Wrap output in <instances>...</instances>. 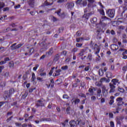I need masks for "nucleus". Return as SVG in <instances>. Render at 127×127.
Instances as JSON below:
<instances>
[{"label": "nucleus", "instance_id": "338daca9", "mask_svg": "<svg viewBox=\"0 0 127 127\" xmlns=\"http://www.w3.org/2000/svg\"><path fill=\"white\" fill-rule=\"evenodd\" d=\"M40 75L41 76H46L47 73L46 72H42L40 73Z\"/></svg>", "mask_w": 127, "mask_h": 127}, {"label": "nucleus", "instance_id": "ddd939ff", "mask_svg": "<svg viewBox=\"0 0 127 127\" xmlns=\"http://www.w3.org/2000/svg\"><path fill=\"white\" fill-rule=\"evenodd\" d=\"M92 15L91 13H87V14H84L82 16V18L83 19V20L87 21L89 19V17L90 16Z\"/></svg>", "mask_w": 127, "mask_h": 127}, {"label": "nucleus", "instance_id": "e433bc0d", "mask_svg": "<svg viewBox=\"0 0 127 127\" xmlns=\"http://www.w3.org/2000/svg\"><path fill=\"white\" fill-rule=\"evenodd\" d=\"M5 6V4L3 2H0V9L3 8Z\"/></svg>", "mask_w": 127, "mask_h": 127}, {"label": "nucleus", "instance_id": "7c9ffc66", "mask_svg": "<svg viewBox=\"0 0 127 127\" xmlns=\"http://www.w3.org/2000/svg\"><path fill=\"white\" fill-rule=\"evenodd\" d=\"M98 11L99 12L100 14L102 15L103 16L105 15V11L104 9H99L98 10Z\"/></svg>", "mask_w": 127, "mask_h": 127}, {"label": "nucleus", "instance_id": "1a4fd4ad", "mask_svg": "<svg viewBox=\"0 0 127 127\" xmlns=\"http://www.w3.org/2000/svg\"><path fill=\"white\" fill-rule=\"evenodd\" d=\"M88 50V48L86 47L84 49H81V50L80 51L79 53H78V55L80 57H82L84 56V53H87V51Z\"/></svg>", "mask_w": 127, "mask_h": 127}, {"label": "nucleus", "instance_id": "4c0bfd02", "mask_svg": "<svg viewBox=\"0 0 127 127\" xmlns=\"http://www.w3.org/2000/svg\"><path fill=\"white\" fill-rule=\"evenodd\" d=\"M63 99H68L70 98V97H69V96H68V95H67V94H63Z\"/></svg>", "mask_w": 127, "mask_h": 127}, {"label": "nucleus", "instance_id": "c9c22d12", "mask_svg": "<svg viewBox=\"0 0 127 127\" xmlns=\"http://www.w3.org/2000/svg\"><path fill=\"white\" fill-rule=\"evenodd\" d=\"M71 111V108L70 107H68L66 109V113L67 114H70V111Z\"/></svg>", "mask_w": 127, "mask_h": 127}, {"label": "nucleus", "instance_id": "6e6d98bb", "mask_svg": "<svg viewBox=\"0 0 127 127\" xmlns=\"http://www.w3.org/2000/svg\"><path fill=\"white\" fill-rule=\"evenodd\" d=\"M27 53H25V56H29V47L27 48V51H26Z\"/></svg>", "mask_w": 127, "mask_h": 127}, {"label": "nucleus", "instance_id": "473e14b6", "mask_svg": "<svg viewBox=\"0 0 127 127\" xmlns=\"http://www.w3.org/2000/svg\"><path fill=\"white\" fill-rule=\"evenodd\" d=\"M8 67H9L10 68L14 67V63L13 62L8 63Z\"/></svg>", "mask_w": 127, "mask_h": 127}, {"label": "nucleus", "instance_id": "de8ad7c7", "mask_svg": "<svg viewBox=\"0 0 127 127\" xmlns=\"http://www.w3.org/2000/svg\"><path fill=\"white\" fill-rule=\"evenodd\" d=\"M79 96H80L81 98H86V95L82 93H80V94L78 95Z\"/></svg>", "mask_w": 127, "mask_h": 127}, {"label": "nucleus", "instance_id": "69168bd1", "mask_svg": "<svg viewBox=\"0 0 127 127\" xmlns=\"http://www.w3.org/2000/svg\"><path fill=\"white\" fill-rule=\"evenodd\" d=\"M27 79V74H24L23 76V80L25 81Z\"/></svg>", "mask_w": 127, "mask_h": 127}, {"label": "nucleus", "instance_id": "c85d7f7f", "mask_svg": "<svg viewBox=\"0 0 127 127\" xmlns=\"http://www.w3.org/2000/svg\"><path fill=\"white\" fill-rule=\"evenodd\" d=\"M93 88H89L88 90V91L90 93H91L92 94H94V91H96V89L94 87H92Z\"/></svg>", "mask_w": 127, "mask_h": 127}, {"label": "nucleus", "instance_id": "7ed1b4c3", "mask_svg": "<svg viewBox=\"0 0 127 127\" xmlns=\"http://www.w3.org/2000/svg\"><path fill=\"white\" fill-rule=\"evenodd\" d=\"M92 49L93 50L94 52H95V55H98L101 51V48L99 47L97 44H92L91 46Z\"/></svg>", "mask_w": 127, "mask_h": 127}, {"label": "nucleus", "instance_id": "58836bf2", "mask_svg": "<svg viewBox=\"0 0 127 127\" xmlns=\"http://www.w3.org/2000/svg\"><path fill=\"white\" fill-rule=\"evenodd\" d=\"M11 105L12 106H16V108L18 107V106H17V101H15V102H13V103H11Z\"/></svg>", "mask_w": 127, "mask_h": 127}, {"label": "nucleus", "instance_id": "aec40b11", "mask_svg": "<svg viewBox=\"0 0 127 127\" xmlns=\"http://www.w3.org/2000/svg\"><path fill=\"white\" fill-rule=\"evenodd\" d=\"M97 21V18L96 17H93L90 19V22L92 24H96Z\"/></svg>", "mask_w": 127, "mask_h": 127}, {"label": "nucleus", "instance_id": "a19ab883", "mask_svg": "<svg viewBox=\"0 0 127 127\" xmlns=\"http://www.w3.org/2000/svg\"><path fill=\"white\" fill-rule=\"evenodd\" d=\"M13 118V116H11L10 117L7 118V120H6V123H9L10 121H11Z\"/></svg>", "mask_w": 127, "mask_h": 127}, {"label": "nucleus", "instance_id": "393cba45", "mask_svg": "<svg viewBox=\"0 0 127 127\" xmlns=\"http://www.w3.org/2000/svg\"><path fill=\"white\" fill-rule=\"evenodd\" d=\"M104 70H103L102 68H100L99 70V76H102L104 75Z\"/></svg>", "mask_w": 127, "mask_h": 127}, {"label": "nucleus", "instance_id": "bf43d9fd", "mask_svg": "<svg viewBox=\"0 0 127 127\" xmlns=\"http://www.w3.org/2000/svg\"><path fill=\"white\" fill-rule=\"evenodd\" d=\"M20 6H21V5L20 4H18L17 5L14 6V8L15 9H17L20 8Z\"/></svg>", "mask_w": 127, "mask_h": 127}, {"label": "nucleus", "instance_id": "39448f33", "mask_svg": "<svg viewBox=\"0 0 127 127\" xmlns=\"http://www.w3.org/2000/svg\"><path fill=\"white\" fill-rule=\"evenodd\" d=\"M45 100H44L43 98L40 99V100H38L36 101V106L38 108V107H44V103Z\"/></svg>", "mask_w": 127, "mask_h": 127}, {"label": "nucleus", "instance_id": "f257e3e1", "mask_svg": "<svg viewBox=\"0 0 127 127\" xmlns=\"http://www.w3.org/2000/svg\"><path fill=\"white\" fill-rule=\"evenodd\" d=\"M112 82L113 83H109V87L110 88L109 93H114L116 91V86L115 85H117V84H119V80L117 79L116 78H114L112 79Z\"/></svg>", "mask_w": 127, "mask_h": 127}, {"label": "nucleus", "instance_id": "a878e982", "mask_svg": "<svg viewBox=\"0 0 127 127\" xmlns=\"http://www.w3.org/2000/svg\"><path fill=\"white\" fill-rule=\"evenodd\" d=\"M126 54H127V51H126V52H124L122 53V56H123V59L124 60H127V56L126 55Z\"/></svg>", "mask_w": 127, "mask_h": 127}, {"label": "nucleus", "instance_id": "f8f14e48", "mask_svg": "<svg viewBox=\"0 0 127 127\" xmlns=\"http://www.w3.org/2000/svg\"><path fill=\"white\" fill-rule=\"evenodd\" d=\"M110 48L113 51H115L119 49V46L116 44H112L111 45Z\"/></svg>", "mask_w": 127, "mask_h": 127}, {"label": "nucleus", "instance_id": "0eeeda50", "mask_svg": "<svg viewBox=\"0 0 127 127\" xmlns=\"http://www.w3.org/2000/svg\"><path fill=\"white\" fill-rule=\"evenodd\" d=\"M80 123V121L76 120V121L75 120H71L69 122V126H70V127H75L77 126V125H79V124Z\"/></svg>", "mask_w": 127, "mask_h": 127}, {"label": "nucleus", "instance_id": "bb28decb", "mask_svg": "<svg viewBox=\"0 0 127 127\" xmlns=\"http://www.w3.org/2000/svg\"><path fill=\"white\" fill-rule=\"evenodd\" d=\"M84 40L83 37L78 38L76 39V42L80 43V42L83 41Z\"/></svg>", "mask_w": 127, "mask_h": 127}, {"label": "nucleus", "instance_id": "052dcab7", "mask_svg": "<svg viewBox=\"0 0 127 127\" xmlns=\"http://www.w3.org/2000/svg\"><path fill=\"white\" fill-rule=\"evenodd\" d=\"M123 72H126L127 71V65L124 66L123 67Z\"/></svg>", "mask_w": 127, "mask_h": 127}, {"label": "nucleus", "instance_id": "c756f323", "mask_svg": "<svg viewBox=\"0 0 127 127\" xmlns=\"http://www.w3.org/2000/svg\"><path fill=\"white\" fill-rule=\"evenodd\" d=\"M87 60H89V61H91L92 60V54H89L88 57H87Z\"/></svg>", "mask_w": 127, "mask_h": 127}, {"label": "nucleus", "instance_id": "8fccbe9b", "mask_svg": "<svg viewBox=\"0 0 127 127\" xmlns=\"http://www.w3.org/2000/svg\"><path fill=\"white\" fill-rule=\"evenodd\" d=\"M14 92V90L13 88H10L9 90V94L12 95Z\"/></svg>", "mask_w": 127, "mask_h": 127}, {"label": "nucleus", "instance_id": "603ef678", "mask_svg": "<svg viewBox=\"0 0 127 127\" xmlns=\"http://www.w3.org/2000/svg\"><path fill=\"white\" fill-rule=\"evenodd\" d=\"M67 53V51H63V52H62V55H64V56H66Z\"/></svg>", "mask_w": 127, "mask_h": 127}, {"label": "nucleus", "instance_id": "c03bdc74", "mask_svg": "<svg viewBox=\"0 0 127 127\" xmlns=\"http://www.w3.org/2000/svg\"><path fill=\"white\" fill-rule=\"evenodd\" d=\"M75 46L77 48H80L82 46H83V44H81V43H76Z\"/></svg>", "mask_w": 127, "mask_h": 127}, {"label": "nucleus", "instance_id": "4d7b16f0", "mask_svg": "<svg viewBox=\"0 0 127 127\" xmlns=\"http://www.w3.org/2000/svg\"><path fill=\"white\" fill-rule=\"evenodd\" d=\"M53 2H52V3L50 4V3H49V2H48L47 0L45 1V4L46 5H53Z\"/></svg>", "mask_w": 127, "mask_h": 127}, {"label": "nucleus", "instance_id": "6ab92c4d", "mask_svg": "<svg viewBox=\"0 0 127 127\" xmlns=\"http://www.w3.org/2000/svg\"><path fill=\"white\" fill-rule=\"evenodd\" d=\"M28 91H25V92L22 95V96H21V99H25L26 98V97H27L28 96Z\"/></svg>", "mask_w": 127, "mask_h": 127}, {"label": "nucleus", "instance_id": "dca6fc26", "mask_svg": "<svg viewBox=\"0 0 127 127\" xmlns=\"http://www.w3.org/2000/svg\"><path fill=\"white\" fill-rule=\"evenodd\" d=\"M71 102L72 103H74V105H78V104L80 103V99H78V98H76L75 99V100H73V99L71 100Z\"/></svg>", "mask_w": 127, "mask_h": 127}, {"label": "nucleus", "instance_id": "412c9836", "mask_svg": "<svg viewBox=\"0 0 127 127\" xmlns=\"http://www.w3.org/2000/svg\"><path fill=\"white\" fill-rule=\"evenodd\" d=\"M102 90L100 88L97 89V98L100 97Z\"/></svg>", "mask_w": 127, "mask_h": 127}, {"label": "nucleus", "instance_id": "f03ea898", "mask_svg": "<svg viewBox=\"0 0 127 127\" xmlns=\"http://www.w3.org/2000/svg\"><path fill=\"white\" fill-rule=\"evenodd\" d=\"M106 13L108 17L114 18L115 15V10L114 9H109L106 11Z\"/></svg>", "mask_w": 127, "mask_h": 127}, {"label": "nucleus", "instance_id": "9d476101", "mask_svg": "<svg viewBox=\"0 0 127 127\" xmlns=\"http://www.w3.org/2000/svg\"><path fill=\"white\" fill-rule=\"evenodd\" d=\"M74 6V3L73 2H68L66 3V6L67 7L68 9H71L73 8Z\"/></svg>", "mask_w": 127, "mask_h": 127}, {"label": "nucleus", "instance_id": "2f4dec72", "mask_svg": "<svg viewBox=\"0 0 127 127\" xmlns=\"http://www.w3.org/2000/svg\"><path fill=\"white\" fill-rule=\"evenodd\" d=\"M118 90H119V91L121 93H124L125 91V89L120 87H119V88H118Z\"/></svg>", "mask_w": 127, "mask_h": 127}, {"label": "nucleus", "instance_id": "09e8293b", "mask_svg": "<svg viewBox=\"0 0 127 127\" xmlns=\"http://www.w3.org/2000/svg\"><path fill=\"white\" fill-rule=\"evenodd\" d=\"M66 1H67V0H58L57 1V2L59 3H63V2H66Z\"/></svg>", "mask_w": 127, "mask_h": 127}, {"label": "nucleus", "instance_id": "cd10ccee", "mask_svg": "<svg viewBox=\"0 0 127 127\" xmlns=\"http://www.w3.org/2000/svg\"><path fill=\"white\" fill-rule=\"evenodd\" d=\"M103 95L104 97H107L108 96V90L102 91Z\"/></svg>", "mask_w": 127, "mask_h": 127}, {"label": "nucleus", "instance_id": "20e7f679", "mask_svg": "<svg viewBox=\"0 0 127 127\" xmlns=\"http://www.w3.org/2000/svg\"><path fill=\"white\" fill-rule=\"evenodd\" d=\"M76 4L81 7H84L87 5V0H76Z\"/></svg>", "mask_w": 127, "mask_h": 127}, {"label": "nucleus", "instance_id": "a18cd8bd", "mask_svg": "<svg viewBox=\"0 0 127 127\" xmlns=\"http://www.w3.org/2000/svg\"><path fill=\"white\" fill-rule=\"evenodd\" d=\"M61 69L62 70H67L68 69V66L67 65H64V66H63L62 67H61Z\"/></svg>", "mask_w": 127, "mask_h": 127}, {"label": "nucleus", "instance_id": "4468645a", "mask_svg": "<svg viewBox=\"0 0 127 127\" xmlns=\"http://www.w3.org/2000/svg\"><path fill=\"white\" fill-rule=\"evenodd\" d=\"M110 81L109 79L106 78V77H103L100 79V83H102L103 82L109 83Z\"/></svg>", "mask_w": 127, "mask_h": 127}, {"label": "nucleus", "instance_id": "e2e57ef3", "mask_svg": "<svg viewBox=\"0 0 127 127\" xmlns=\"http://www.w3.org/2000/svg\"><path fill=\"white\" fill-rule=\"evenodd\" d=\"M7 17L6 15H4L3 16H1L0 17V20H5V18Z\"/></svg>", "mask_w": 127, "mask_h": 127}, {"label": "nucleus", "instance_id": "b1692460", "mask_svg": "<svg viewBox=\"0 0 127 127\" xmlns=\"http://www.w3.org/2000/svg\"><path fill=\"white\" fill-rule=\"evenodd\" d=\"M60 56L59 54L55 55V58L54 59V61L57 62L59 60Z\"/></svg>", "mask_w": 127, "mask_h": 127}, {"label": "nucleus", "instance_id": "5fc2aeb1", "mask_svg": "<svg viewBox=\"0 0 127 127\" xmlns=\"http://www.w3.org/2000/svg\"><path fill=\"white\" fill-rule=\"evenodd\" d=\"M76 36H77L78 37H80L81 35V31H78L77 32H76Z\"/></svg>", "mask_w": 127, "mask_h": 127}, {"label": "nucleus", "instance_id": "79ce46f5", "mask_svg": "<svg viewBox=\"0 0 127 127\" xmlns=\"http://www.w3.org/2000/svg\"><path fill=\"white\" fill-rule=\"evenodd\" d=\"M102 19L103 20L102 21H105V20H108L109 18L106 16H103L102 17Z\"/></svg>", "mask_w": 127, "mask_h": 127}, {"label": "nucleus", "instance_id": "f3484780", "mask_svg": "<svg viewBox=\"0 0 127 127\" xmlns=\"http://www.w3.org/2000/svg\"><path fill=\"white\" fill-rule=\"evenodd\" d=\"M36 79V78L35 73L34 72L32 73V77H31V82L33 83H35Z\"/></svg>", "mask_w": 127, "mask_h": 127}, {"label": "nucleus", "instance_id": "5701e85b", "mask_svg": "<svg viewBox=\"0 0 127 127\" xmlns=\"http://www.w3.org/2000/svg\"><path fill=\"white\" fill-rule=\"evenodd\" d=\"M34 52V49L33 48H29V56L32 55Z\"/></svg>", "mask_w": 127, "mask_h": 127}, {"label": "nucleus", "instance_id": "680f3d73", "mask_svg": "<svg viewBox=\"0 0 127 127\" xmlns=\"http://www.w3.org/2000/svg\"><path fill=\"white\" fill-rule=\"evenodd\" d=\"M10 59L9 57H6L4 59V61L6 63L7 62L10 61Z\"/></svg>", "mask_w": 127, "mask_h": 127}, {"label": "nucleus", "instance_id": "a211bd4d", "mask_svg": "<svg viewBox=\"0 0 127 127\" xmlns=\"http://www.w3.org/2000/svg\"><path fill=\"white\" fill-rule=\"evenodd\" d=\"M111 100H110L109 104L110 105H113L114 103L115 97L113 96H110Z\"/></svg>", "mask_w": 127, "mask_h": 127}, {"label": "nucleus", "instance_id": "f704fd0d", "mask_svg": "<svg viewBox=\"0 0 127 127\" xmlns=\"http://www.w3.org/2000/svg\"><path fill=\"white\" fill-rule=\"evenodd\" d=\"M125 117H124L123 116H120L119 117L117 118V120L123 121Z\"/></svg>", "mask_w": 127, "mask_h": 127}, {"label": "nucleus", "instance_id": "72a5a7b5", "mask_svg": "<svg viewBox=\"0 0 127 127\" xmlns=\"http://www.w3.org/2000/svg\"><path fill=\"white\" fill-rule=\"evenodd\" d=\"M51 19L53 21V22H55L58 20V18H57L56 17H55L54 16H52L51 17Z\"/></svg>", "mask_w": 127, "mask_h": 127}, {"label": "nucleus", "instance_id": "423d86ee", "mask_svg": "<svg viewBox=\"0 0 127 127\" xmlns=\"http://www.w3.org/2000/svg\"><path fill=\"white\" fill-rule=\"evenodd\" d=\"M16 44V43H14L13 44H12L11 45L10 48L12 51H14L16 49H19L21 47H22L23 45V44H19L17 45Z\"/></svg>", "mask_w": 127, "mask_h": 127}, {"label": "nucleus", "instance_id": "6e6552de", "mask_svg": "<svg viewBox=\"0 0 127 127\" xmlns=\"http://www.w3.org/2000/svg\"><path fill=\"white\" fill-rule=\"evenodd\" d=\"M123 99L122 97H118L117 98L116 101L117 102L118 106L121 107L125 104V103L123 101Z\"/></svg>", "mask_w": 127, "mask_h": 127}, {"label": "nucleus", "instance_id": "9b49d317", "mask_svg": "<svg viewBox=\"0 0 127 127\" xmlns=\"http://www.w3.org/2000/svg\"><path fill=\"white\" fill-rule=\"evenodd\" d=\"M28 5L31 7L33 8L35 4V0H29L27 1Z\"/></svg>", "mask_w": 127, "mask_h": 127}, {"label": "nucleus", "instance_id": "13d9d810", "mask_svg": "<svg viewBox=\"0 0 127 127\" xmlns=\"http://www.w3.org/2000/svg\"><path fill=\"white\" fill-rule=\"evenodd\" d=\"M39 67V64H36L35 66L33 68V70L34 71H36L37 68H38V67Z\"/></svg>", "mask_w": 127, "mask_h": 127}, {"label": "nucleus", "instance_id": "4be33fe9", "mask_svg": "<svg viewBox=\"0 0 127 127\" xmlns=\"http://www.w3.org/2000/svg\"><path fill=\"white\" fill-rule=\"evenodd\" d=\"M62 70L61 69H59L58 70L56 71V73H55V75L54 74V76H60L61 74V72Z\"/></svg>", "mask_w": 127, "mask_h": 127}, {"label": "nucleus", "instance_id": "774afa93", "mask_svg": "<svg viewBox=\"0 0 127 127\" xmlns=\"http://www.w3.org/2000/svg\"><path fill=\"white\" fill-rule=\"evenodd\" d=\"M110 127H115V124L114 122L113 121L110 122Z\"/></svg>", "mask_w": 127, "mask_h": 127}, {"label": "nucleus", "instance_id": "0e129e2a", "mask_svg": "<svg viewBox=\"0 0 127 127\" xmlns=\"http://www.w3.org/2000/svg\"><path fill=\"white\" fill-rule=\"evenodd\" d=\"M5 48L2 47H0V52L3 53L5 52V50H4Z\"/></svg>", "mask_w": 127, "mask_h": 127}, {"label": "nucleus", "instance_id": "3c124183", "mask_svg": "<svg viewBox=\"0 0 127 127\" xmlns=\"http://www.w3.org/2000/svg\"><path fill=\"white\" fill-rule=\"evenodd\" d=\"M90 68V65H87L86 67H85V68H84V71H88Z\"/></svg>", "mask_w": 127, "mask_h": 127}, {"label": "nucleus", "instance_id": "37998d69", "mask_svg": "<svg viewBox=\"0 0 127 127\" xmlns=\"http://www.w3.org/2000/svg\"><path fill=\"white\" fill-rule=\"evenodd\" d=\"M53 50V48H51L50 49V51L48 52V54L49 56H51L53 55V52H52L51 51Z\"/></svg>", "mask_w": 127, "mask_h": 127}, {"label": "nucleus", "instance_id": "2eb2a0df", "mask_svg": "<svg viewBox=\"0 0 127 127\" xmlns=\"http://www.w3.org/2000/svg\"><path fill=\"white\" fill-rule=\"evenodd\" d=\"M88 0L89 4H88V7H94V5H92L95 2V0Z\"/></svg>", "mask_w": 127, "mask_h": 127}, {"label": "nucleus", "instance_id": "49530a36", "mask_svg": "<svg viewBox=\"0 0 127 127\" xmlns=\"http://www.w3.org/2000/svg\"><path fill=\"white\" fill-rule=\"evenodd\" d=\"M36 88H30L29 89V93H31L33 92L34 90H36Z\"/></svg>", "mask_w": 127, "mask_h": 127}, {"label": "nucleus", "instance_id": "ea45409f", "mask_svg": "<svg viewBox=\"0 0 127 127\" xmlns=\"http://www.w3.org/2000/svg\"><path fill=\"white\" fill-rule=\"evenodd\" d=\"M55 68V67H52V70H51V71H50L49 72V75L50 76H52V75L53 73V70H54Z\"/></svg>", "mask_w": 127, "mask_h": 127}, {"label": "nucleus", "instance_id": "864d4df0", "mask_svg": "<svg viewBox=\"0 0 127 127\" xmlns=\"http://www.w3.org/2000/svg\"><path fill=\"white\" fill-rule=\"evenodd\" d=\"M78 49L77 48H73L71 51V52L76 53L78 51Z\"/></svg>", "mask_w": 127, "mask_h": 127}]
</instances>
